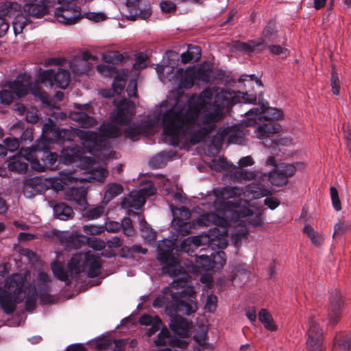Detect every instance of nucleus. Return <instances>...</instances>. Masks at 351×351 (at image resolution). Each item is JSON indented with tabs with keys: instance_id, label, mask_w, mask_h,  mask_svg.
<instances>
[{
	"instance_id": "f257e3e1",
	"label": "nucleus",
	"mask_w": 351,
	"mask_h": 351,
	"mask_svg": "<svg viewBox=\"0 0 351 351\" xmlns=\"http://www.w3.org/2000/svg\"><path fill=\"white\" fill-rule=\"evenodd\" d=\"M184 97L169 96L156 106L146 121L128 128L125 137L136 141L141 134L152 132L161 121L164 141L180 149H189L204 141L215 130L226 108L256 101L252 94L219 88H207L198 97L193 95L188 100Z\"/></svg>"
},
{
	"instance_id": "f03ea898",
	"label": "nucleus",
	"mask_w": 351,
	"mask_h": 351,
	"mask_svg": "<svg viewBox=\"0 0 351 351\" xmlns=\"http://www.w3.org/2000/svg\"><path fill=\"white\" fill-rule=\"evenodd\" d=\"M249 199H259L271 195V191L262 184L252 182L243 189L239 186H223L214 188L208 193L207 201L203 202V206H207L209 209H214L219 213H232L235 230L232 232V240L236 247H239L241 241L248 234L246 224L253 227H261L263 223V210L259 208L251 206L239 207L237 202L230 200L242 194Z\"/></svg>"
},
{
	"instance_id": "7ed1b4c3",
	"label": "nucleus",
	"mask_w": 351,
	"mask_h": 351,
	"mask_svg": "<svg viewBox=\"0 0 351 351\" xmlns=\"http://www.w3.org/2000/svg\"><path fill=\"white\" fill-rule=\"evenodd\" d=\"M8 271L0 274V304L5 313H12L17 303L25 300V308L32 311L39 292L40 302L47 304L51 302V278L45 272H39L36 285H31V274L28 270L23 274H14L8 278Z\"/></svg>"
},
{
	"instance_id": "20e7f679",
	"label": "nucleus",
	"mask_w": 351,
	"mask_h": 351,
	"mask_svg": "<svg viewBox=\"0 0 351 351\" xmlns=\"http://www.w3.org/2000/svg\"><path fill=\"white\" fill-rule=\"evenodd\" d=\"M101 135L90 131L71 129H60L51 119H49L43 127L40 137L36 141V148H47L51 141L64 142L73 141L75 135L81 141L85 152L94 156H105L103 153L108 148L107 138H115L121 134L119 129L110 123H104L100 126Z\"/></svg>"
},
{
	"instance_id": "39448f33",
	"label": "nucleus",
	"mask_w": 351,
	"mask_h": 351,
	"mask_svg": "<svg viewBox=\"0 0 351 351\" xmlns=\"http://www.w3.org/2000/svg\"><path fill=\"white\" fill-rule=\"evenodd\" d=\"M51 269L58 279L69 285L71 283L70 277L84 271H86L90 277L99 275L101 271V258L95 251L79 253L71 258L68 263L66 270L59 262L51 263Z\"/></svg>"
},
{
	"instance_id": "423d86ee",
	"label": "nucleus",
	"mask_w": 351,
	"mask_h": 351,
	"mask_svg": "<svg viewBox=\"0 0 351 351\" xmlns=\"http://www.w3.org/2000/svg\"><path fill=\"white\" fill-rule=\"evenodd\" d=\"M186 277H181L178 280H173L169 287L162 289V295H159L154 301L153 306L154 308L162 307L167 302V295H169L174 303L176 313H180L183 315H190L196 311V304L195 302V292L191 289H182L186 285Z\"/></svg>"
},
{
	"instance_id": "0eeeda50",
	"label": "nucleus",
	"mask_w": 351,
	"mask_h": 351,
	"mask_svg": "<svg viewBox=\"0 0 351 351\" xmlns=\"http://www.w3.org/2000/svg\"><path fill=\"white\" fill-rule=\"evenodd\" d=\"M211 67L210 64L204 62L197 69L194 66H189L186 69H179L173 76H171L167 71V75H165L167 69H171V72L173 71V66H168L165 64H158L156 71L163 83L168 81L176 85L179 89H189L193 86L195 80L205 83L209 82Z\"/></svg>"
},
{
	"instance_id": "6e6552de",
	"label": "nucleus",
	"mask_w": 351,
	"mask_h": 351,
	"mask_svg": "<svg viewBox=\"0 0 351 351\" xmlns=\"http://www.w3.org/2000/svg\"><path fill=\"white\" fill-rule=\"evenodd\" d=\"M29 90L33 95L43 100L47 98V94L40 87L38 81L30 83L29 77L21 75L14 80L5 84L4 88L0 91V104L8 105L13 101L15 96H25Z\"/></svg>"
},
{
	"instance_id": "1a4fd4ad",
	"label": "nucleus",
	"mask_w": 351,
	"mask_h": 351,
	"mask_svg": "<svg viewBox=\"0 0 351 351\" xmlns=\"http://www.w3.org/2000/svg\"><path fill=\"white\" fill-rule=\"evenodd\" d=\"M227 231L222 228L210 229L208 233H203L195 237H190L181 243L182 251L193 256L195 250L202 245H208V248L215 247L225 248L228 245Z\"/></svg>"
},
{
	"instance_id": "9d476101",
	"label": "nucleus",
	"mask_w": 351,
	"mask_h": 351,
	"mask_svg": "<svg viewBox=\"0 0 351 351\" xmlns=\"http://www.w3.org/2000/svg\"><path fill=\"white\" fill-rule=\"evenodd\" d=\"M174 243L171 240H163L158 244L157 259L162 263L166 264L162 267V273L171 277L182 276L186 277L184 269L181 266L180 262L173 254Z\"/></svg>"
},
{
	"instance_id": "9b49d317",
	"label": "nucleus",
	"mask_w": 351,
	"mask_h": 351,
	"mask_svg": "<svg viewBox=\"0 0 351 351\" xmlns=\"http://www.w3.org/2000/svg\"><path fill=\"white\" fill-rule=\"evenodd\" d=\"M246 130L243 125H232L219 128L208 145L212 154L219 153L226 138L228 143L241 145L245 142Z\"/></svg>"
},
{
	"instance_id": "f8f14e48",
	"label": "nucleus",
	"mask_w": 351,
	"mask_h": 351,
	"mask_svg": "<svg viewBox=\"0 0 351 351\" xmlns=\"http://www.w3.org/2000/svg\"><path fill=\"white\" fill-rule=\"evenodd\" d=\"M80 167L87 173L86 177H78V182H103L108 176V171L104 164H97L90 157H84L80 160Z\"/></svg>"
},
{
	"instance_id": "ddd939ff",
	"label": "nucleus",
	"mask_w": 351,
	"mask_h": 351,
	"mask_svg": "<svg viewBox=\"0 0 351 351\" xmlns=\"http://www.w3.org/2000/svg\"><path fill=\"white\" fill-rule=\"evenodd\" d=\"M276 32L274 24L269 23L264 29L261 38L250 40L247 43L237 42L236 47L239 50L246 53L259 52L265 49L268 43L276 40Z\"/></svg>"
},
{
	"instance_id": "4468645a",
	"label": "nucleus",
	"mask_w": 351,
	"mask_h": 351,
	"mask_svg": "<svg viewBox=\"0 0 351 351\" xmlns=\"http://www.w3.org/2000/svg\"><path fill=\"white\" fill-rule=\"evenodd\" d=\"M0 13L2 15L14 19L12 21V25L16 35L22 33L27 23V19L22 14L21 4L15 1H6L1 5Z\"/></svg>"
},
{
	"instance_id": "2eb2a0df",
	"label": "nucleus",
	"mask_w": 351,
	"mask_h": 351,
	"mask_svg": "<svg viewBox=\"0 0 351 351\" xmlns=\"http://www.w3.org/2000/svg\"><path fill=\"white\" fill-rule=\"evenodd\" d=\"M36 148V143L32 147L21 148L17 156H13L8 164V168L11 171L19 173H25L28 165L26 161L31 163L36 156V151H40Z\"/></svg>"
},
{
	"instance_id": "dca6fc26",
	"label": "nucleus",
	"mask_w": 351,
	"mask_h": 351,
	"mask_svg": "<svg viewBox=\"0 0 351 351\" xmlns=\"http://www.w3.org/2000/svg\"><path fill=\"white\" fill-rule=\"evenodd\" d=\"M115 108L111 113L112 121L119 125L128 124L134 114V104L125 98L114 99Z\"/></svg>"
},
{
	"instance_id": "f3484780",
	"label": "nucleus",
	"mask_w": 351,
	"mask_h": 351,
	"mask_svg": "<svg viewBox=\"0 0 351 351\" xmlns=\"http://www.w3.org/2000/svg\"><path fill=\"white\" fill-rule=\"evenodd\" d=\"M156 190L152 183L137 191H132L129 197L123 200L121 206L123 208H133L140 209L145 203L146 198L155 194Z\"/></svg>"
},
{
	"instance_id": "a211bd4d",
	"label": "nucleus",
	"mask_w": 351,
	"mask_h": 351,
	"mask_svg": "<svg viewBox=\"0 0 351 351\" xmlns=\"http://www.w3.org/2000/svg\"><path fill=\"white\" fill-rule=\"evenodd\" d=\"M306 348L308 351H323V332L317 321L310 318L308 321Z\"/></svg>"
},
{
	"instance_id": "6ab92c4d",
	"label": "nucleus",
	"mask_w": 351,
	"mask_h": 351,
	"mask_svg": "<svg viewBox=\"0 0 351 351\" xmlns=\"http://www.w3.org/2000/svg\"><path fill=\"white\" fill-rule=\"evenodd\" d=\"M248 125H252L256 119H278L282 117L283 112L280 109L269 107L264 104L260 108H254L245 112Z\"/></svg>"
},
{
	"instance_id": "aec40b11",
	"label": "nucleus",
	"mask_w": 351,
	"mask_h": 351,
	"mask_svg": "<svg viewBox=\"0 0 351 351\" xmlns=\"http://www.w3.org/2000/svg\"><path fill=\"white\" fill-rule=\"evenodd\" d=\"M45 149H41L43 151L42 156L40 157L43 163H40L38 160V156L36 154L32 162V168L36 171L42 172L47 169L54 170L57 167L58 154L48 150H44Z\"/></svg>"
},
{
	"instance_id": "412c9836",
	"label": "nucleus",
	"mask_w": 351,
	"mask_h": 351,
	"mask_svg": "<svg viewBox=\"0 0 351 351\" xmlns=\"http://www.w3.org/2000/svg\"><path fill=\"white\" fill-rule=\"evenodd\" d=\"M77 110L71 112L70 117L72 120L78 123L82 128H89L94 126L97 124L96 119L90 114V105L88 104L76 105Z\"/></svg>"
},
{
	"instance_id": "4be33fe9",
	"label": "nucleus",
	"mask_w": 351,
	"mask_h": 351,
	"mask_svg": "<svg viewBox=\"0 0 351 351\" xmlns=\"http://www.w3.org/2000/svg\"><path fill=\"white\" fill-rule=\"evenodd\" d=\"M81 16L80 8L77 5H71L68 8L59 7L55 10L57 21L65 25L76 23Z\"/></svg>"
},
{
	"instance_id": "5701e85b",
	"label": "nucleus",
	"mask_w": 351,
	"mask_h": 351,
	"mask_svg": "<svg viewBox=\"0 0 351 351\" xmlns=\"http://www.w3.org/2000/svg\"><path fill=\"white\" fill-rule=\"evenodd\" d=\"M194 224H197L199 226H209L213 224L217 226L215 227L213 229L219 228L221 230L224 228L227 231V233L228 232V230L226 228V226H228V222L213 212L202 215Z\"/></svg>"
},
{
	"instance_id": "b1692460",
	"label": "nucleus",
	"mask_w": 351,
	"mask_h": 351,
	"mask_svg": "<svg viewBox=\"0 0 351 351\" xmlns=\"http://www.w3.org/2000/svg\"><path fill=\"white\" fill-rule=\"evenodd\" d=\"M90 58L96 59L95 57L89 56L87 53H84L82 56L74 57L69 62L70 70L74 75L86 73L90 67L88 61Z\"/></svg>"
},
{
	"instance_id": "393cba45",
	"label": "nucleus",
	"mask_w": 351,
	"mask_h": 351,
	"mask_svg": "<svg viewBox=\"0 0 351 351\" xmlns=\"http://www.w3.org/2000/svg\"><path fill=\"white\" fill-rule=\"evenodd\" d=\"M160 329L161 330L158 333L157 338L154 340V343L156 346L160 347L167 345L179 348H184L186 346L185 342L182 340L178 337H172L166 327L162 328V326Z\"/></svg>"
},
{
	"instance_id": "a878e982",
	"label": "nucleus",
	"mask_w": 351,
	"mask_h": 351,
	"mask_svg": "<svg viewBox=\"0 0 351 351\" xmlns=\"http://www.w3.org/2000/svg\"><path fill=\"white\" fill-rule=\"evenodd\" d=\"M83 152H86L84 147L81 148L78 145L64 147L60 155V161L65 165L71 164L78 160L80 161L84 157L82 156Z\"/></svg>"
},
{
	"instance_id": "bb28decb",
	"label": "nucleus",
	"mask_w": 351,
	"mask_h": 351,
	"mask_svg": "<svg viewBox=\"0 0 351 351\" xmlns=\"http://www.w3.org/2000/svg\"><path fill=\"white\" fill-rule=\"evenodd\" d=\"M78 182V177L72 172H60L59 177L52 178L49 180L51 186L56 191L62 190L64 185H69Z\"/></svg>"
},
{
	"instance_id": "cd10ccee",
	"label": "nucleus",
	"mask_w": 351,
	"mask_h": 351,
	"mask_svg": "<svg viewBox=\"0 0 351 351\" xmlns=\"http://www.w3.org/2000/svg\"><path fill=\"white\" fill-rule=\"evenodd\" d=\"M342 300L339 291L331 293L330 296V307L328 309V317L330 322L334 324L339 318L341 313Z\"/></svg>"
},
{
	"instance_id": "c85d7f7f",
	"label": "nucleus",
	"mask_w": 351,
	"mask_h": 351,
	"mask_svg": "<svg viewBox=\"0 0 351 351\" xmlns=\"http://www.w3.org/2000/svg\"><path fill=\"white\" fill-rule=\"evenodd\" d=\"M65 196L67 200L73 201L80 206L87 204V189L84 186H71L66 191Z\"/></svg>"
},
{
	"instance_id": "c756f323",
	"label": "nucleus",
	"mask_w": 351,
	"mask_h": 351,
	"mask_svg": "<svg viewBox=\"0 0 351 351\" xmlns=\"http://www.w3.org/2000/svg\"><path fill=\"white\" fill-rule=\"evenodd\" d=\"M59 237L61 243L69 249L79 248L83 243V236L76 231L72 233L62 232Z\"/></svg>"
},
{
	"instance_id": "7c9ffc66",
	"label": "nucleus",
	"mask_w": 351,
	"mask_h": 351,
	"mask_svg": "<svg viewBox=\"0 0 351 351\" xmlns=\"http://www.w3.org/2000/svg\"><path fill=\"white\" fill-rule=\"evenodd\" d=\"M280 130V125L276 123L268 122L258 125L254 130L256 136L263 141Z\"/></svg>"
},
{
	"instance_id": "2f4dec72",
	"label": "nucleus",
	"mask_w": 351,
	"mask_h": 351,
	"mask_svg": "<svg viewBox=\"0 0 351 351\" xmlns=\"http://www.w3.org/2000/svg\"><path fill=\"white\" fill-rule=\"evenodd\" d=\"M169 326L179 336L187 337L189 334L190 324L186 319L180 316L172 317Z\"/></svg>"
},
{
	"instance_id": "473e14b6",
	"label": "nucleus",
	"mask_w": 351,
	"mask_h": 351,
	"mask_svg": "<svg viewBox=\"0 0 351 351\" xmlns=\"http://www.w3.org/2000/svg\"><path fill=\"white\" fill-rule=\"evenodd\" d=\"M230 176L232 179L240 183L254 180L256 177L255 171L242 169L239 167L232 165L230 170Z\"/></svg>"
},
{
	"instance_id": "72a5a7b5",
	"label": "nucleus",
	"mask_w": 351,
	"mask_h": 351,
	"mask_svg": "<svg viewBox=\"0 0 351 351\" xmlns=\"http://www.w3.org/2000/svg\"><path fill=\"white\" fill-rule=\"evenodd\" d=\"M139 323L143 326H151L147 331L148 337H151L158 331L162 326V321L158 316L152 317L149 315H143L141 316L139 318Z\"/></svg>"
},
{
	"instance_id": "f704fd0d",
	"label": "nucleus",
	"mask_w": 351,
	"mask_h": 351,
	"mask_svg": "<svg viewBox=\"0 0 351 351\" xmlns=\"http://www.w3.org/2000/svg\"><path fill=\"white\" fill-rule=\"evenodd\" d=\"M44 180L40 176H35L33 178H27L23 182V193L27 198H32L33 193L27 192L28 189H34L38 193H40L43 189Z\"/></svg>"
},
{
	"instance_id": "c9c22d12",
	"label": "nucleus",
	"mask_w": 351,
	"mask_h": 351,
	"mask_svg": "<svg viewBox=\"0 0 351 351\" xmlns=\"http://www.w3.org/2000/svg\"><path fill=\"white\" fill-rule=\"evenodd\" d=\"M53 215L60 220L66 221L73 218L74 212L65 203H58L53 206Z\"/></svg>"
},
{
	"instance_id": "e433bc0d",
	"label": "nucleus",
	"mask_w": 351,
	"mask_h": 351,
	"mask_svg": "<svg viewBox=\"0 0 351 351\" xmlns=\"http://www.w3.org/2000/svg\"><path fill=\"white\" fill-rule=\"evenodd\" d=\"M201 49L197 45H189L186 51L180 55L181 62L187 64L190 62H198L201 58Z\"/></svg>"
},
{
	"instance_id": "4c0bfd02",
	"label": "nucleus",
	"mask_w": 351,
	"mask_h": 351,
	"mask_svg": "<svg viewBox=\"0 0 351 351\" xmlns=\"http://www.w3.org/2000/svg\"><path fill=\"white\" fill-rule=\"evenodd\" d=\"M265 178L268 179L271 184L278 186L285 185L288 182L286 176H285L276 167L274 171L269 172L268 173H263L261 176V180H264Z\"/></svg>"
},
{
	"instance_id": "58836bf2",
	"label": "nucleus",
	"mask_w": 351,
	"mask_h": 351,
	"mask_svg": "<svg viewBox=\"0 0 351 351\" xmlns=\"http://www.w3.org/2000/svg\"><path fill=\"white\" fill-rule=\"evenodd\" d=\"M334 348L336 351H348L351 349V335H339L335 337Z\"/></svg>"
},
{
	"instance_id": "ea45409f",
	"label": "nucleus",
	"mask_w": 351,
	"mask_h": 351,
	"mask_svg": "<svg viewBox=\"0 0 351 351\" xmlns=\"http://www.w3.org/2000/svg\"><path fill=\"white\" fill-rule=\"evenodd\" d=\"M23 10L29 15L40 18L43 16L47 12V8L41 4H36L34 2L31 3H25Z\"/></svg>"
},
{
	"instance_id": "a19ab883",
	"label": "nucleus",
	"mask_w": 351,
	"mask_h": 351,
	"mask_svg": "<svg viewBox=\"0 0 351 351\" xmlns=\"http://www.w3.org/2000/svg\"><path fill=\"white\" fill-rule=\"evenodd\" d=\"M123 186L120 184L110 183L104 193L103 203L107 204L110 200L123 192Z\"/></svg>"
},
{
	"instance_id": "79ce46f5",
	"label": "nucleus",
	"mask_w": 351,
	"mask_h": 351,
	"mask_svg": "<svg viewBox=\"0 0 351 351\" xmlns=\"http://www.w3.org/2000/svg\"><path fill=\"white\" fill-rule=\"evenodd\" d=\"M216 248L219 249L217 247L211 249L213 252L211 253L210 256L215 270H219L225 265L226 258L224 252L221 250L215 252Z\"/></svg>"
},
{
	"instance_id": "37998d69",
	"label": "nucleus",
	"mask_w": 351,
	"mask_h": 351,
	"mask_svg": "<svg viewBox=\"0 0 351 351\" xmlns=\"http://www.w3.org/2000/svg\"><path fill=\"white\" fill-rule=\"evenodd\" d=\"M140 230L143 238L148 243L154 241L156 239V232L147 223L144 219L139 222Z\"/></svg>"
},
{
	"instance_id": "c03bdc74",
	"label": "nucleus",
	"mask_w": 351,
	"mask_h": 351,
	"mask_svg": "<svg viewBox=\"0 0 351 351\" xmlns=\"http://www.w3.org/2000/svg\"><path fill=\"white\" fill-rule=\"evenodd\" d=\"M195 261L196 267L199 269L205 271H212L215 270L211 257L205 254L199 255L196 256Z\"/></svg>"
},
{
	"instance_id": "a18cd8bd",
	"label": "nucleus",
	"mask_w": 351,
	"mask_h": 351,
	"mask_svg": "<svg viewBox=\"0 0 351 351\" xmlns=\"http://www.w3.org/2000/svg\"><path fill=\"white\" fill-rule=\"evenodd\" d=\"M55 82L58 87L64 89L70 82V73L65 69H59L55 73Z\"/></svg>"
},
{
	"instance_id": "49530a36",
	"label": "nucleus",
	"mask_w": 351,
	"mask_h": 351,
	"mask_svg": "<svg viewBox=\"0 0 351 351\" xmlns=\"http://www.w3.org/2000/svg\"><path fill=\"white\" fill-rule=\"evenodd\" d=\"M104 210L105 206L103 205L86 208L83 210V216L89 220L96 219L104 214Z\"/></svg>"
},
{
	"instance_id": "de8ad7c7",
	"label": "nucleus",
	"mask_w": 351,
	"mask_h": 351,
	"mask_svg": "<svg viewBox=\"0 0 351 351\" xmlns=\"http://www.w3.org/2000/svg\"><path fill=\"white\" fill-rule=\"evenodd\" d=\"M258 319L260 322L264 324L266 329L274 331L276 329V326L271 315L267 311L266 309L262 308L258 313Z\"/></svg>"
},
{
	"instance_id": "09e8293b",
	"label": "nucleus",
	"mask_w": 351,
	"mask_h": 351,
	"mask_svg": "<svg viewBox=\"0 0 351 351\" xmlns=\"http://www.w3.org/2000/svg\"><path fill=\"white\" fill-rule=\"evenodd\" d=\"M38 80L47 88H52L55 82V72L52 69L45 70L39 74Z\"/></svg>"
},
{
	"instance_id": "8fccbe9b",
	"label": "nucleus",
	"mask_w": 351,
	"mask_h": 351,
	"mask_svg": "<svg viewBox=\"0 0 351 351\" xmlns=\"http://www.w3.org/2000/svg\"><path fill=\"white\" fill-rule=\"evenodd\" d=\"M304 232L307 234L315 245L319 246L323 243L324 237L322 235L315 232L310 225L306 224L304 226Z\"/></svg>"
},
{
	"instance_id": "3c124183",
	"label": "nucleus",
	"mask_w": 351,
	"mask_h": 351,
	"mask_svg": "<svg viewBox=\"0 0 351 351\" xmlns=\"http://www.w3.org/2000/svg\"><path fill=\"white\" fill-rule=\"evenodd\" d=\"M115 75L116 76L112 83L113 93L119 95L122 93L125 86L126 78L125 75L120 76L117 73Z\"/></svg>"
},
{
	"instance_id": "603ef678",
	"label": "nucleus",
	"mask_w": 351,
	"mask_h": 351,
	"mask_svg": "<svg viewBox=\"0 0 351 351\" xmlns=\"http://www.w3.org/2000/svg\"><path fill=\"white\" fill-rule=\"evenodd\" d=\"M173 223L179 234L184 236L190 233L191 229V225L190 223L180 219H178V221L174 219L173 221Z\"/></svg>"
},
{
	"instance_id": "864d4df0",
	"label": "nucleus",
	"mask_w": 351,
	"mask_h": 351,
	"mask_svg": "<svg viewBox=\"0 0 351 351\" xmlns=\"http://www.w3.org/2000/svg\"><path fill=\"white\" fill-rule=\"evenodd\" d=\"M101 58L107 63L115 64L122 61L123 56L117 51H110L104 53Z\"/></svg>"
},
{
	"instance_id": "5fc2aeb1",
	"label": "nucleus",
	"mask_w": 351,
	"mask_h": 351,
	"mask_svg": "<svg viewBox=\"0 0 351 351\" xmlns=\"http://www.w3.org/2000/svg\"><path fill=\"white\" fill-rule=\"evenodd\" d=\"M210 165L211 168L216 171H220L223 169L228 168L229 166L232 167L233 165H230L225 158L219 157L217 158L213 159Z\"/></svg>"
},
{
	"instance_id": "6e6d98bb",
	"label": "nucleus",
	"mask_w": 351,
	"mask_h": 351,
	"mask_svg": "<svg viewBox=\"0 0 351 351\" xmlns=\"http://www.w3.org/2000/svg\"><path fill=\"white\" fill-rule=\"evenodd\" d=\"M279 171L286 176V178H288L291 176H293L296 171L297 167L293 164H280L278 167H276Z\"/></svg>"
},
{
	"instance_id": "4d7b16f0",
	"label": "nucleus",
	"mask_w": 351,
	"mask_h": 351,
	"mask_svg": "<svg viewBox=\"0 0 351 351\" xmlns=\"http://www.w3.org/2000/svg\"><path fill=\"white\" fill-rule=\"evenodd\" d=\"M97 71L106 77H111L117 73L116 68L110 64H99L97 66Z\"/></svg>"
},
{
	"instance_id": "13d9d810",
	"label": "nucleus",
	"mask_w": 351,
	"mask_h": 351,
	"mask_svg": "<svg viewBox=\"0 0 351 351\" xmlns=\"http://www.w3.org/2000/svg\"><path fill=\"white\" fill-rule=\"evenodd\" d=\"M83 231L90 235L100 234L104 231L103 226H97L93 224L85 225L82 227Z\"/></svg>"
},
{
	"instance_id": "bf43d9fd",
	"label": "nucleus",
	"mask_w": 351,
	"mask_h": 351,
	"mask_svg": "<svg viewBox=\"0 0 351 351\" xmlns=\"http://www.w3.org/2000/svg\"><path fill=\"white\" fill-rule=\"evenodd\" d=\"M122 226L123 233L127 236H132L134 234V229L133 228L132 221L129 217H124L122 220L121 227Z\"/></svg>"
},
{
	"instance_id": "052dcab7",
	"label": "nucleus",
	"mask_w": 351,
	"mask_h": 351,
	"mask_svg": "<svg viewBox=\"0 0 351 351\" xmlns=\"http://www.w3.org/2000/svg\"><path fill=\"white\" fill-rule=\"evenodd\" d=\"M217 298L215 295L212 294L208 295L206 298L204 309L209 312H213L217 308Z\"/></svg>"
},
{
	"instance_id": "680f3d73",
	"label": "nucleus",
	"mask_w": 351,
	"mask_h": 351,
	"mask_svg": "<svg viewBox=\"0 0 351 351\" xmlns=\"http://www.w3.org/2000/svg\"><path fill=\"white\" fill-rule=\"evenodd\" d=\"M3 142L6 149L11 152L16 151L19 147V142L16 138L8 137Z\"/></svg>"
},
{
	"instance_id": "e2e57ef3",
	"label": "nucleus",
	"mask_w": 351,
	"mask_h": 351,
	"mask_svg": "<svg viewBox=\"0 0 351 351\" xmlns=\"http://www.w3.org/2000/svg\"><path fill=\"white\" fill-rule=\"evenodd\" d=\"M330 197H331L332 206H333L334 208L337 211L340 210L341 208V202H340V200L339 198V194H338L337 189L335 187L332 186L330 189Z\"/></svg>"
},
{
	"instance_id": "0e129e2a",
	"label": "nucleus",
	"mask_w": 351,
	"mask_h": 351,
	"mask_svg": "<svg viewBox=\"0 0 351 351\" xmlns=\"http://www.w3.org/2000/svg\"><path fill=\"white\" fill-rule=\"evenodd\" d=\"M88 245L95 250L99 251L106 247L105 242L98 238H92L88 240Z\"/></svg>"
},
{
	"instance_id": "69168bd1",
	"label": "nucleus",
	"mask_w": 351,
	"mask_h": 351,
	"mask_svg": "<svg viewBox=\"0 0 351 351\" xmlns=\"http://www.w3.org/2000/svg\"><path fill=\"white\" fill-rule=\"evenodd\" d=\"M269 49L274 54L282 55L283 58L287 57L289 54V51L287 49L283 48L280 45H270L269 46Z\"/></svg>"
},
{
	"instance_id": "338daca9",
	"label": "nucleus",
	"mask_w": 351,
	"mask_h": 351,
	"mask_svg": "<svg viewBox=\"0 0 351 351\" xmlns=\"http://www.w3.org/2000/svg\"><path fill=\"white\" fill-rule=\"evenodd\" d=\"M331 86L334 95H337L339 93V77L337 73L332 71L331 75Z\"/></svg>"
},
{
	"instance_id": "774afa93",
	"label": "nucleus",
	"mask_w": 351,
	"mask_h": 351,
	"mask_svg": "<svg viewBox=\"0 0 351 351\" xmlns=\"http://www.w3.org/2000/svg\"><path fill=\"white\" fill-rule=\"evenodd\" d=\"M146 56L143 53H140L136 56V61L134 64V69H142L146 67Z\"/></svg>"
}]
</instances>
